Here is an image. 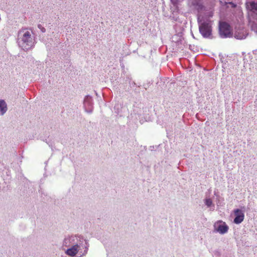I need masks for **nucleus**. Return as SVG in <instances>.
Returning <instances> with one entry per match:
<instances>
[{
	"instance_id": "nucleus-1",
	"label": "nucleus",
	"mask_w": 257,
	"mask_h": 257,
	"mask_svg": "<svg viewBox=\"0 0 257 257\" xmlns=\"http://www.w3.org/2000/svg\"><path fill=\"white\" fill-rule=\"evenodd\" d=\"M22 41V47L23 48V49L28 50L32 47L33 45V39L29 31H26L23 34Z\"/></svg>"
},
{
	"instance_id": "nucleus-2",
	"label": "nucleus",
	"mask_w": 257,
	"mask_h": 257,
	"mask_svg": "<svg viewBox=\"0 0 257 257\" xmlns=\"http://www.w3.org/2000/svg\"><path fill=\"white\" fill-rule=\"evenodd\" d=\"M199 31L205 38L209 37L211 34V26L209 22H203L199 26Z\"/></svg>"
},
{
	"instance_id": "nucleus-3",
	"label": "nucleus",
	"mask_w": 257,
	"mask_h": 257,
	"mask_svg": "<svg viewBox=\"0 0 257 257\" xmlns=\"http://www.w3.org/2000/svg\"><path fill=\"white\" fill-rule=\"evenodd\" d=\"M214 228L215 231L223 234L228 231L229 228L225 222L218 220L214 223Z\"/></svg>"
},
{
	"instance_id": "nucleus-4",
	"label": "nucleus",
	"mask_w": 257,
	"mask_h": 257,
	"mask_svg": "<svg viewBox=\"0 0 257 257\" xmlns=\"http://www.w3.org/2000/svg\"><path fill=\"white\" fill-rule=\"evenodd\" d=\"M219 30L220 35L225 37H230L231 35L230 26L226 22L220 23Z\"/></svg>"
},
{
	"instance_id": "nucleus-5",
	"label": "nucleus",
	"mask_w": 257,
	"mask_h": 257,
	"mask_svg": "<svg viewBox=\"0 0 257 257\" xmlns=\"http://www.w3.org/2000/svg\"><path fill=\"white\" fill-rule=\"evenodd\" d=\"M234 214L235 216L234 219V222L236 224H239L243 221L244 215L243 212L239 209H236L234 210Z\"/></svg>"
},
{
	"instance_id": "nucleus-6",
	"label": "nucleus",
	"mask_w": 257,
	"mask_h": 257,
	"mask_svg": "<svg viewBox=\"0 0 257 257\" xmlns=\"http://www.w3.org/2000/svg\"><path fill=\"white\" fill-rule=\"evenodd\" d=\"M78 247L79 246L77 244L74 245L72 247L68 248L66 250V253L70 256H73L78 252Z\"/></svg>"
},
{
	"instance_id": "nucleus-7",
	"label": "nucleus",
	"mask_w": 257,
	"mask_h": 257,
	"mask_svg": "<svg viewBox=\"0 0 257 257\" xmlns=\"http://www.w3.org/2000/svg\"><path fill=\"white\" fill-rule=\"evenodd\" d=\"M247 7L250 11L257 15V1L249 3Z\"/></svg>"
},
{
	"instance_id": "nucleus-8",
	"label": "nucleus",
	"mask_w": 257,
	"mask_h": 257,
	"mask_svg": "<svg viewBox=\"0 0 257 257\" xmlns=\"http://www.w3.org/2000/svg\"><path fill=\"white\" fill-rule=\"evenodd\" d=\"M7 110V104L3 100H0V111L2 114H4Z\"/></svg>"
},
{
	"instance_id": "nucleus-9",
	"label": "nucleus",
	"mask_w": 257,
	"mask_h": 257,
	"mask_svg": "<svg viewBox=\"0 0 257 257\" xmlns=\"http://www.w3.org/2000/svg\"><path fill=\"white\" fill-rule=\"evenodd\" d=\"M251 29L257 34V20L256 23H253L251 25Z\"/></svg>"
},
{
	"instance_id": "nucleus-10",
	"label": "nucleus",
	"mask_w": 257,
	"mask_h": 257,
	"mask_svg": "<svg viewBox=\"0 0 257 257\" xmlns=\"http://www.w3.org/2000/svg\"><path fill=\"white\" fill-rule=\"evenodd\" d=\"M205 203H206V205H207L208 207H209L212 204V201L210 199H206Z\"/></svg>"
},
{
	"instance_id": "nucleus-11",
	"label": "nucleus",
	"mask_w": 257,
	"mask_h": 257,
	"mask_svg": "<svg viewBox=\"0 0 257 257\" xmlns=\"http://www.w3.org/2000/svg\"><path fill=\"white\" fill-rule=\"evenodd\" d=\"M171 2L172 3H173V5H176L177 3L175 1H173V0H171Z\"/></svg>"
},
{
	"instance_id": "nucleus-12",
	"label": "nucleus",
	"mask_w": 257,
	"mask_h": 257,
	"mask_svg": "<svg viewBox=\"0 0 257 257\" xmlns=\"http://www.w3.org/2000/svg\"><path fill=\"white\" fill-rule=\"evenodd\" d=\"M42 32H45V28H43V29H42Z\"/></svg>"
},
{
	"instance_id": "nucleus-13",
	"label": "nucleus",
	"mask_w": 257,
	"mask_h": 257,
	"mask_svg": "<svg viewBox=\"0 0 257 257\" xmlns=\"http://www.w3.org/2000/svg\"><path fill=\"white\" fill-rule=\"evenodd\" d=\"M239 38V39H242V37H239V38Z\"/></svg>"
}]
</instances>
